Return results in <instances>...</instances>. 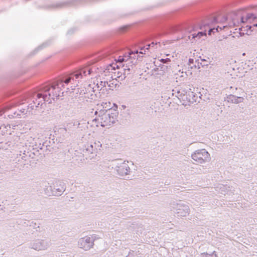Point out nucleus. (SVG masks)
<instances>
[{
    "label": "nucleus",
    "instance_id": "4468645a",
    "mask_svg": "<svg viewBox=\"0 0 257 257\" xmlns=\"http://www.w3.org/2000/svg\"><path fill=\"white\" fill-rule=\"evenodd\" d=\"M246 27L247 28L249 29H250L251 28V27L250 26H246Z\"/></svg>",
    "mask_w": 257,
    "mask_h": 257
},
{
    "label": "nucleus",
    "instance_id": "423d86ee",
    "mask_svg": "<svg viewBox=\"0 0 257 257\" xmlns=\"http://www.w3.org/2000/svg\"><path fill=\"white\" fill-rule=\"evenodd\" d=\"M105 105H107V103L106 102H103L101 104H97L96 105V110L94 113L96 116L97 115H102L108 111L109 109L107 108V107Z\"/></svg>",
    "mask_w": 257,
    "mask_h": 257
},
{
    "label": "nucleus",
    "instance_id": "7ed1b4c3",
    "mask_svg": "<svg viewBox=\"0 0 257 257\" xmlns=\"http://www.w3.org/2000/svg\"><path fill=\"white\" fill-rule=\"evenodd\" d=\"M118 112L115 109H108L102 115H97L94 119V120L98 122V124L101 126H108L114 123L117 121Z\"/></svg>",
    "mask_w": 257,
    "mask_h": 257
},
{
    "label": "nucleus",
    "instance_id": "2eb2a0df",
    "mask_svg": "<svg viewBox=\"0 0 257 257\" xmlns=\"http://www.w3.org/2000/svg\"><path fill=\"white\" fill-rule=\"evenodd\" d=\"M161 61L162 62H165V60H164V59H161Z\"/></svg>",
    "mask_w": 257,
    "mask_h": 257
},
{
    "label": "nucleus",
    "instance_id": "39448f33",
    "mask_svg": "<svg viewBox=\"0 0 257 257\" xmlns=\"http://www.w3.org/2000/svg\"><path fill=\"white\" fill-rule=\"evenodd\" d=\"M209 156L208 153L204 150H203L202 152L195 153L192 155V159L198 163H202L204 162V158L203 157L204 156L205 158L206 157H208Z\"/></svg>",
    "mask_w": 257,
    "mask_h": 257
},
{
    "label": "nucleus",
    "instance_id": "0eeeda50",
    "mask_svg": "<svg viewBox=\"0 0 257 257\" xmlns=\"http://www.w3.org/2000/svg\"><path fill=\"white\" fill-rule=\"evenodd\" d=\"M80 245L85 250L89 249L92 246L90 237L82 238L80 241Z\"/></svg>",
    "mask_w": 257,
    "mask_h": 257
},
{
    "label": "nucleus",
    "instance_id": "f8f14e48",
    "mask_svg": "<svg viewBox=\"0 0 257 257\" xmlns=\"http://www.w3.org/2000/svg\"><path fill=\"white\" fill-rule=\"evenodd\" d=\"M71 78L69 77L65 79L64 81L60 80V81H62L63 82V84L64 85V83L67 84H68L71 81Z\"/></svg>",
    "mask_w": 257,
    "mask_h": 257
},
{
    "label": "nucleus",
    "instance_id": "f257e3e1",
    "mask_svg": "<svg viewBox=\"0 0 257 257\" xmlns=\"http://www.w3.org/2000/svg\"><path fill=\"white\" fill-rule=\"evenodd\" d=\"M64 88L62 81H57L51 86L44 87L41 92L37 94L35 103L42 105L45 102L50 103L55 99H58L63 93L62 88Z\"/></svg>",
    "mask_w": 257,
    "mask_h": 257
},
{
    "label": "nucleus",
    "instance_id": "ddd939ff",
    "mask_svg": "<svg viewBox=\"0 0 257 257\" xmlns=\"http://www.w3.org/2000/svg\"><path fill=\"white\" fill-rule=\"evenodd\" d=\"M193 62H194V60L193 59H189V64H193Z\"/></svg>",
    "mask_w": 257,
    "mask_h": 257
},
{
    "label": "nucleus",
    "instance_id": "20e7f679",
    "mask_svg": "<svg viewBox=\"0 0 257 257\" xmlns=\"http://www.w3.org/2000/svg\"><path fill=\"white\" fill-rule=\"evenodd\" d=\"M108 70L111 73V77L113 79H116L117 78L121 79L123 78L122 72L120 70L119 67L118 65L112 64L110 65L108 68Z\"/></svg>",
    "mask_w": 257,
    "mask_h": 257
},
{
    "label": "nucleus",
    "instance_id": "1a4fd4ad",
    "mask_svg": "<svg viewBox=\"0 0 257 257\" xmlns=\"http://www.w3.org/2000/svg\"><path fill=\"white\" fill-rule=\"evenodd\" d=\"M206 30H205L204 32H198L197 34H194L193 35V38L196 39H199L202 37H205L206 35Z\"/></svg>",
    "mask_w": 257,
    "mask_h": 257
},
{
    "label": "nucleus",
    "instance_id": "dca6fc26",
    "mask_svg": "<svg viewBox=\"0 0 257 257\" xmlns=\"http://www.w3.org/2000/svg\"><path fill=\"white\" fill-rule=\"evenodd\" d=\"M253 26L257 27V23L256 24L253 25Z\"/></svg>",
    "mask_w": 257,
    "mask_h": 257
},
{
    "label": "nucleus",
    "instance_id": "9b49d317",
    "mask_svg": "<svg viewBox=\"0 0 257 257\" xmlns=\"http://www.w3.org/2000/svg\"><path fill=\"white\" fill-rule=\"evenodd\" d=\"M74 77H75V78L76 79H78L80 77L81 78L82 77V73H81V72H78V73H75L74 75Z\"/></svg>",
    "mask_w": 257,
    "mask_h": 257
},
{
    "label": "nucleus",
    "instance_id": "f03ea898",
    "mask_svg": "<svg viewBox=\"0 0 257 257\" xmlns=\"http://www.w3.org/2000/svg\"><path fill=\"white\" fill-rule=\"evenodd\" d=\"M255 17L252 14H248L246 16L239 18L237 16H234L231 20L229 22L228 25H223L222 26H218L216 28H210L208 26H207V29H208V35H211L212 33H214V31L219 32L218 29L221 30L222 28H236L238 27V30L239 34L241 35H243L244 33L241 32L243 27H240L241 23L243 24H251L253 22Z\"/></svg>",
    "mask_w": 257,
    "mask_h": 257
},
{
    "label": "nucleus",
    "instance_id": "9d476101",
    "mask_svg": "<svg viewBox=\"0 0 257 257\" xmlns=\"http://www.w3.org/2000/svg\"><path fill=\"white\" fill-rule=\"evenodd\" d=\"M129 59V56H119L117 59V62L121 63L122 62H126Z\"/></svg>",
    "mask_w": 257,
    "mask_h": 257
},
{
    "label": "nucleus",
    "instance_id": "6e6552de",
    "mask_svg": "<svg viewBox=\"0 0 257 257\" xmlns=\"http://www.w3.org/2000/svg\"><path fill=\"white\" fill-rule=\"evenodd\" d=\"M151 46V45H148L147 46V47L146 48V49H145L144 48H142L141 49H140V51L139 52L138 51H137L135 52H132V53H130L129 54V55H130V57L132 55H135V54H138L139 53L140 54H146V50H149V47L150 46Z\"/></svg>",
    "mask_w": 257,
    "mask_h": 257
}]
</instances>
